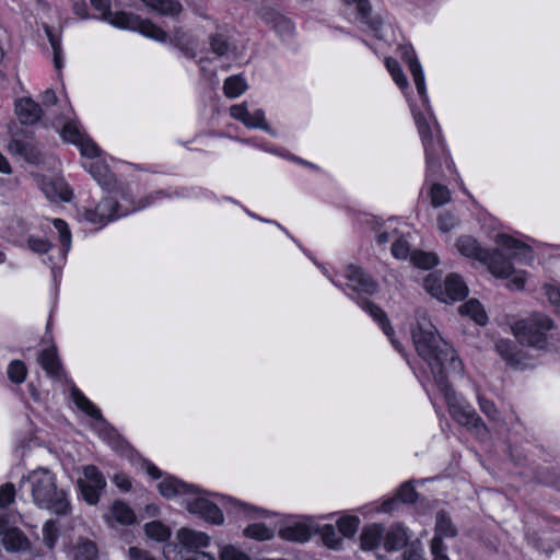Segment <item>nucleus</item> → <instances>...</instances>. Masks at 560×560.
<instances>
[{"instance_id": "1", "label": "nucleus", "mask_w": 560, "mask_h": 560, "mask_svg": "<svg viewBox=\"0 0 560 560\" xmlns=\"http://www.w3.org/2000/svg\"><path fill=\"white\" fill-rule=\"evenodd\" d=\"M497 243L501 250L489 253L470 235H460L455 242L457 252L469 259L488 264L489 271L497 278L508 279V285L521 290L525 285V272L516 270L512 261L528 264L533 260V252L526 244L506 234L498 235Z\"/></svg>"}, {"instance_id": "2", "label": "nucleus", "mask_w": 560, "mask_h": 560, "mask_svg": "<svg viewBox=\"0 0 560 560\" xmlns=\"http://www.w3.org/2000/svg\"><path fill=\"white\" fill-rule=\"evenodd\" d=\"M412 340L418 354L428 363L434 381L448 373L460 374L464 366L455 350L443 340L425 316L418 319L412 329Z\"/></svg>"}, {"instance_id": "3", "label": "nucleus", "mask_w": 560, "mask_h": 560, "mask_svg": "<svg viewBox=\"0 0 560 560\" xmlns=\"http://www.w3.org/2000/svg\"><path fill=\"white\" fill-rule=\"evenodd\" d=\"M19 490L22 497L28 493L32 502L39 509L59 515H67L70 512L66 491L57 487L56 476L47 468L39 467L23 476Z\"/></svg>"}, {"instance_id": "4", "label": "nucleus", "mask_w": 560, "mask_h": 560, "mask_svg": "<svg viewBox=\"0 0 560 560\" xmlns=\"http://www.w3.org/2000/svg\"><path fill=\"white\" fill-rule=\"evenodd\" d=\"M440 392L443 394L450 415L460 425L466 427L470 432L479 438L488 435V428L476 410L466 401V399L457 394L448 384L446 376L438 377L435 382Z\"/></svg>"}, {"instance_id": "5", "label": "nucleus", "mask_w": 560, "mask_h": 560, "mask_svg": "<svg viewBox=\"0 0 560 560\" xmlns=\"http://www.w3.org/2000/svg\"><path fill=\"white\" fill-rule=\"evenodd\" d=\"M179 545H167L164 548L166 560H215L199 549L207 547L209 537L202 532L182 528L177 533Z\"/></svg>"}, {"instance_id": "6", "label": "nucleus", "mask_w": 560, "mask_h": 560, "mask_svg": "<svg viewBox=\"0 0 560 560\" xmlns=\"http://www.w3.org/2000/svg\"><path fill=\"white\" fill-rule=\"evenodd\" d=\"M553 327L552 320L542 314H534L526 319L516 322L512 332L520 343L544 349L547 346V332Z\"/></svg>"}, {"instance_id": "7", "label": "nucleus", "mask_w": 560, "mask_h": 560, "mask_svg": "<svg viewBox=\"0 0 560 560\" xmlns=\"http://www.w3.org/2000/svg\"><path fill=\"white\" fill-rule=\"evenodd\" d=\"M103 21H106L110 25L118 28L137 31L141 35L154 39L156 42L163 43L167 38L166 33L159 26H156L154 23H152L150 20L141 19L138 15L127 13L124 11L115 13L110 11L108 14V19H103Z\"/></svg>"}, {"instance_id": "8", "label": "nucleus", "mask_w": 560, "mask_h": 560, "mask_svg": "<svg viewBox=\"0 0 560 560\" xmlns=\"http://www.w3.org/2000/svg\"><path fill=\"white\" fill-rule=\"evenodd\" d=\"M424 289L442 302L458 301L464 299L468 289L462 278L450 275L444 282L434 275H429L423 282Z\"/></svg>"}, {"instance_id": "9", "label": "nucleus", "mask_w": 560, "mask_h": 560, "mask_svg": "<svg viewBox=\"0 0 560 560\" xmlns=\"http://www.w3.org/2000/svg\"><path fill=\"white\" fill-rule=\"evenodd\" d=\"M412 114L422 138L428 168L432 170L440 163L441 156L445 153L444 144L439 132L436 135L433 133L421 113L412 110Z\"/></svg>"}, {"instance_id": "10", "label": "nucleus", "mask_w": 560, "mask_h": 560, "mask_svg": "<svg viewBox=\"0 0 560 560\" xmlns=\"http://www.w3.org/2000/svg\"><path fill=\"white\" fill-rule=\"evenodd\" d=\"M78 487L83 500L94 505L100 501L101 492L106 487V479L94 465H88L82 468V477L78 479Z\"/></svg>"}, {"instance_id": "11", "label": "nucleus", "mask_w": 560, "mask_h": 560, "mask_svg": "<svg viewBox=\"0 0 560 560\" xmlns=\"http://www.w3.org/2000/svg\"><path fill=\"white\" fill-rule=\"evenodd\" d=\"M183 504L190 513L198 514L206 521L213 524H221L223 522V515L220 509L208 499L199 495L196 487L195 494L185 498Z\"/></svg>"}, {"instance_id": "12", "label": "nucleus", "mask_w": 560, "mask_h": 560, "mask_svg": "<svg viewBox=\"0 0 560 560\" xmlns=\"http://www.w3.org/2000/svg\"><path fill=\"white\" fill-rule=\"evenodd\" d=\"M345 278L347 279V287L353 292L360 294H374L377 291L378 285L376 281H374L358 266H348L345 270Z\"/></svg>"}, {"instance_id": "13", "label": "nucleus", "mask_w": 560, "mask_h": 560, "mask_svg": "<svg viewBox=\"0 0 560 560\" xmlns=\"http://www.w3.org/2000/svg\"><path fill=\"white\" fill-rule=\"evenodd\" d=\"M129 210H119L118 202L112 197L103 198L93 211L86 213V219L92 223L105 224L114 219L124 217Z\"/></svg>"}, {"instance_id": "14", "label": "nucleus", "mask_w": 560, "mask_h": 560, "mask_svg": "<svg viewBox=\"0 0 560 560\" xmlns=\"http://www.w3.org/2000/svg\"><path fill=\"white\" fill-rule=\"evenodd\" d=\"M230 114L234 119L240 120L247 128H258L269 131V127L265 118V112L262 109H257L250 114L247 105L242 103L231 106Z\"/></svg>"}, {"instance_id": "15", "label": "nucleus", "mask_w": 560, "mask_h": 560, "mask_svg": "<svg viewBox=\"0 0 560 560\" xmlns=\"http://www.w3.org/2000/svg\"><path fill=\"white\" fill-rule=\"evenodd\" d=\"M402 58L405 62L408 65L409 71L411 72L413 82L416 84L417 91L422 98L423 104L428 102L424 73L422 67L416 56V52L412 48H404Z\"/></svg>"}, {"instance_id": "16", "label": "nucleus", "mask_w": 560, "mask_h": 560, "mask_svg": "<svg viewBox=\"0 0 560 560\" xmlns=\"http://www.w3.org/2000/svg\"><path fill=\"white\" fill-rule=\"evenodd\" d=\"M160 493L165 498H182L184 499L195 494V487L192 485L185 483L177 478L167 476L159 483Z\"/></svg>"}, {"instance_id": "17", "label": "nucleus", "mask_w": 560, "mask_h": 560, "mask_svg": "<svg viewBox=\"0 0 560 560\" xmlns=\"http://www.w3.org/2000/svg\"><path fill=\"white\" fill-rule=\"evenodd\" d=\"M457 535V528L445 512H439L435 517L434 536L431 544L436 549L439 545H444V538H453Z\"/></svg>"}, {"instance_id": "18", "label": "nucleus", "mask_w": 560, "mask_h": 560, "mask_svg": "<svg viewBox=\"0 0 560 560\" xmlns=\"http://www.w3.org/2000/svg\"><path fill=\"white\" fill-rule=\"evenodd\" d=\"M361 307L366 311L382 327L384 334L390 339L397 351L402 352L400 345L394 339V330L386 317L384 311L370 301H361Z\"/></svg>"}, {"instance_id": "19", "label": "nucleus", "mask_w": 560, "mask_h": 560, "mask_svg": "<svg viewBox=\"0 0 560 560\" xmlns=\"http://www.w3.org/2000/svg\"><path fill=\"white\" fill-rule=\"evenodd\" d=\"M0 535H2V542L9 551H23L28 548V540L25 535L18 528H5L4 524L0 523Z\"/></svg>"}, {"instance_id": "20", "label": "nucleus", "mask_w": 560, "mask_h": 560, "mask_svg": "<svg viewBox=\"0 0 560 560\" xmlns=\"http://www.w3.org/2000/svg\"><path fill=\"white\" fill-rule=\"evenodd\" d=\"M15 113L24 125H32L39 120L42 109L32 98L24 97L15 103Z\"/></svg>"}, {"instance_id": "21", "label": "nucleus", "mask_w": 560, "mask_h": 560, "mask_svg": "<svg viewBox=\"0 0 560 560\" xmlns=\"http://www.w3.org/2000/svg\"><path fill=\"white\" fill-rule=\"evenodd\" d=\"M8 150L11 154L21 156L30 163H38L40 160V153L38 149L31 141L12 139L8 145Z\"/></svg>"}, {"instance_id": "22", "label": "nucleus", "mask_w": 560, "mask_h": 560, "mask_svg": "<svg viewBox=\"0 0 560 560\" xmlns=\"http://www.w3.org/2000/svg\"><path fill=\"white\" fill-rule=\"evenodd\" d=\"M71 560H98V550L94 541L79 538L69 551Z\"/></svg>"}, {"instance_id": "23", "label": "nucleus", "mask_w": 560, "mask_h": 560, "mask_svg": "<svg viewBox=\"0 0 560 560\" xmlns=\"http://www.w3.org/2000/svg\"><path fill=\"white\" fill-rule=\"evenodd\" d=\"M408 536L406 530L399 526H393L388 529L384 528L383 546L387 550H399L406 546Z\"/></svg>"}, {"instance_id": "24", "label": "nucleus", "mask_w": 560, "mask_h": 560, "mask_svg": "<svg viewBox=\"0 0 560 560\" xmlns=\"http://www.w3.org/2000/svg\"><path fill=\"white\" fill-rule=\"evenodd\" d=\"M384 527L373 524L363 529L361 534V547L364 550H372L383 545Z\"/></svg>"}, {"instance_id": "25", "label": "nucleus", "mask_w": 560, "mask_h": 560, "mask_svg": "<svg viewBox=\"0 0 560 560\" xmlns=\"http://www.w3.org/2000/svg\"><path fill=\"white\" fill-rule=\"evenodd\" d=\"M43 191L48 199L54 201H70L72 197L71 189L62 180L44 183Z\"/></svg>"}, {"instance_id": "26", "label": "nucleus", "mask_w": 560, "mask_h": 560, "mask_svg": "<svg viewBox=\"0 0 560 560\" xmlns=\"http://www.w3.org/2000/svg\"><path fill=\"white\" fill-rule=\"evenodd\" d=\"M459 314L463 316H467L471 318L474 322H476L479 325H485L488 320L487 314L477 300H469L458 308Z\"/></svg>"}, {"instance_id": "27", "label": "nucleus", "mask_w": 560, "mask_h": 560, "mask_svg": "<svg viewBox=\"0 0 560 560\" xmlns=\"http://www.w3.org/2000/svg\"><path fill=\"white\" fill-rule=\"evenodd\" d=\"M280 537L290 541L304 542L311 537V528L304 523H296L282 528L280 530Z\"/></svg>"}, {"instance_id": "28", "label": "nucleus", "mask_w": 560, "mask_h": 560, "mask_svg": "<svg viewBox=\"0 0 560 560\" xmlns=\"http://www.w3.org/2000/svg\"><path fill=\"white\" fill-rule=\"evenodd\" d=\"M495 349L508 364L517 366L522 363L523 358L521 353L515 350V346L510 340H498Z\"/></svg>"}, {"instance_id": "29", "label": "nucleus", "mask_w": 560, "mask_h": 560, "mask_svg": "<svg viewBox=\"0 0 560 560\" xmlns=\"http://www.w3.org/2000/svg\"><path fill=\"white\" fill-rule=\"evenodd\" d=\"M147 7L162 15L174 16L180 13L182 4L176 0H141Z\"/></svg>"}, {"instance_id": "30", "label": "nucleus", "mask_w": 560, "mask_h": 560, "mask_svg": "<svg viewBox=\"0 0 560 560\" xmlns=\"http://www.w3.org/2000/svg\"><path fill=\"white\" fill-rule=\"evenodd\" d=\"M39 364L42 368L51 376H58L61 368L60 362L56 353V349L48 348L44 350L39 355Z\"/></svg>"}, {"instance_id": "31", "label": "nucleus", "mask_w": 560, "mask_h": 560, "mask_svg": "<svg viewBox=\"0 0 560 560\" xmlns=\"http://www.w3.org/2000/svg\"><path fill=\"white\" fill-rule=\"evenodd\" d=\"M346 4H355L358 14L364 24H368L372 30L377 33L381 27V21L370 19L371 7L368 0H342Z\"/></svg>"}, {"instance_id": "32", "label": "nucleus", "mask_w": 560, "mask_h": 560, "mask_svg": "<svg viewBox=\"0 0 560 560\" xmlns=\"http://www.w3.org/2000/svg\"><path fill=\"white\" fill-rule=\"evenodd\" d=\"M84 167L94 177V179L97 180L100 185H108L113 179V175L108 167L102 162L93 161L88 165H84Z\"/></svg>"}, {"instance_id": "33", "label": "nucleus", "mask_w": 560, "mask_h": 560, "mask_svg": "<svg viewBox=\"0 0 560 560\" xmlns=\"http://www.w3.org/2000/svg\"><path fill=\"white\" fill-rule=\"evenodd\" d=\"M223 90L228 97L235 98L247 90V83L242 77L232 75L225 80Z\"/></svg>"}, {"instance_id": "34", "label": "nucleus", "mask_w": 560, "mask_h": 560, "mask_svg": "<svg viewBox=\"0 0 560 560\" xmlns=\"http://www.w3.org/2000/svg\"><path fill=\"white\" fill-rule=\"evenodd\" d=\"M145 535L156 541H166L171 537V529L159 521H153L144 525Z\"/></svg>"}, {"instance_id": "35", "label": "nucleus", "mask_w": 560, "mask_h": 560, "mask_svg": "<svg viewBox=\"0 0 560 560\" xmlns=\"http://www.w3.org/2000/svg\"><path fill=\"white\" fill-rule=\"evenodd\" d=\"M71 394L73 401L78 406V408H80L82 411H84L92 418H102L101 411L78 388H73Z\"/></svg>"}, {"instance_id": "36", "label": "nucleus", "mask_w": 560, "mask_h": 560, "mask_svg": "<svg viewBox=\"0 0 560 560\" xmlns=\"http://www.w3.org/2000/svg\"><path fill=\"white\" fill-rule=\"evenodd\" d=\"M112 517L122 525L132 524L135 521L132 510L121 501L114 502L112 508Z\"/></svg>"}, {"instance_id": "37", "label": "nucleus", "mask_w": 560, "mask_h": 560, "mask_svg": "<svg viewBox=\"0 0 560 560\" xmlns=\"http://www.w3.org/2000/svg\"><path fill=\"white\" fill-rule=\"evenodd\" d=\"M86 135L84 133V131L81 129V126L77 121L67 122L63 126L62 131H61V137L63 138V140L71 142L75 145L78 143H81V141H83V138Z\"/></svg>"}, {"instance_id": "38", "label": "nucleus", "mask_w": 560, "mask_h": 560, "mask_svg": "<svg viewBox=\"0 0 560 560\" xmlns=\"http://www.w3.org/2000/svg\"><path fill=\"white\" fill-rule=\"evenodd\" d=\"M460 223L459 218L450 211H442L436 219V226L441 233H450Z\"/></svg>"}, {"instance_id": "39", "label": "nucleus", "mask_w": 560, "mask_h": 560, "mask_svg": "<svg viewBox=\"0 0 560 560\" xmlns=\"http://www.w3.org/2000/svg\"><path fill=\"white\" fill-rule=\"evenodd\" d=\"M7 374L12 383L21 384L27 375L26 365L21 360H13L8 366Z\"/></svg>"}, {"instance_id": "40", "label": "nucleus", "mask_w": 560, "mask_h": 560, "mask_svg": "<svg viewBox=\"0 0 560 560\" xmlns=\"http://www.w3.org/2000/svg\"><path fill=\"white\" fill-rule=\"evenodd\" d=\"M431 205L435 208L441 207L451 200V192L446 186L433 184L430 190Z\"/></svg>"}, {"instance_id": "41", "label": "nucleus", "mask_w": 560, "mask_h": 560, "mask_svg": "<svg viewBox=\"0 0 560 560\" xmlns=\"http://www.w3.org/2000/svg\"><path fill=\"white\" fill-rule=\"evenodd\" d=\"M411 260L415 266L422 269H430L439 262L438 256L434 253L429 252H413L411 254Z\"/></svg>"}, {"instance_id": "42", "label": "nucleus", "mask_w": 560, "mask_h": 560, "mask_svg": "<svg viewBox=\"0 0 560 560\" xmlns=\"http://www.w3.org/2000/svg\"><path fill=\"white\" fill-rule=\"evenodd\" d=\"M385 65L396 84L400 89H406L408 86V80L404 74L398 61L393 58H386Z\"/></svg>"}, {"instance_id": "43", "label": "nucleus", "mask_w": 560, "mask_h": 560, "mask_svg": "<svg viewBox=\"0 0 560 560\" xmlns=\"http://www.w3.org/2000/svg\"><path fill=\"white\" fill-rule=\"evenodd\" d=\"M244 534L257 540H268L273 537V530L259 523L249 525Z\"/></svg>"}, {"instance_id": "44", "label": "nucleus", "mask_w": 560, "mask_h": 560, "mask_svg": "<svg viewBox=\"0 0 560 560\" xmlns=\"http://www.w3.org/2000/svg\"><path fill=\"white\" fill-rule=\"evenodd\" d=\"M43 540L47 548L52 549L59 537V528L54 521H47L43 526Z\"/></svg>"}, {"instance_id": "45", "label": "nucleus", "mask_w": 560, "mask_h": 560, "mask_svg": "<svg viewBox=\"0 0 560 560\" xmlns=\"http://www.w3.org/2000/svg\"><path fill=\"white\" fill-rule=\"evenodd\" d=\"M262 18L267 22H270V21L275 22V28L281 35L284 33H291L293 31L292 22L279 14H276V13L264 14Z\"/></svg>"}, {"instance_id": "46", "label": "nucleus", "mask_w": 560, "mask_h": 560, "mask_svg": "<svg viewBox=\"0 0 560 560\" xmlns=\"http://www.w3.org/2000/svg\"><path fill=\"white\" fill-rule=\"evenodd\" d=\"M55 229L58 231L59 241L65 248V252H68L71 247V233L68 228V224L61 219H55L52 221Z\"/></svg>"}, {"instance_id": "47", "label": "nucleus", "mask_w": 560, "mask_h": 560, "mask_svg": "<svg viewBox=\"0 0 560 560\" xmlns=\"http://www.w3.org/2000/svg\"><path fill=\"white\" fill-rule=\"evenodd\" d=\"M359 523L360 521L355 516L342 517L338 521L339 532L346 537H351L355 534Z\"/></svg>"}, {"instance_id": "48", "label": "nucleus", "mask_w": 560, "mask_h": 560, "mask_svg": "<svg viewBox=\"0 0 560 560\" xmlns=\"http://www.w3.org/2000/svg\"><path fill=\"white\" fill-rule=\"evenodd\" d=\"M320 535L325 546L330 549H337L340 544V539L332 525H324L320 528Z\"/></svg>"}, {"instance_id": "49", "label": "nucleus", "mask_w": 560, "mask_h": 560, "mask_svg": "<svg viewBox=\"0 0 560 560\" xmlns=\"http://www.w3.org/2000/svg\"><path fill=\"white\" fill-rule=\"evenodd\" d=\"M211 50L218 56H224L230 49L229 42L220 34L212 35L209 39Z\"/></svg>"}, {"instance_id": "50", "label": "nucleus", "mask_w": 560, "mask_h": 560, "mask_svg": "<svg viewBox=\"0 0 560 560\" xmlns=\"http://www.w3.org/2000/svg\"><path fill=\"white\" fill-rule=\"evenodd\" d=\"M478 405L480 410L493 421L499 420V411L493 401L478 395Z\"/></svg>"}, {"instance_id": "51", "label": "nucleus", "mask_w": 560, "mask_h": 560, "mask_svg": "<svg viewBox=\"0 0 560 560\" xmlns=\"http://www.w3.org/2000/svg\"><path fill=\"white\" fill-rule=\"evenodd\" d=\"M45 33L48 37V40L51 45V48L54 50V61L55 67L57 69H60L61 67V45L60 40L52 34L51 30L49 27L45 28Z\"/></svg>"}, {"instance_id": "52", "label": "nucleus", "mask_w": 560, "mask_h": 560, "mask_svg": "<svg viewBox=\"0 0 560 560\" xmlns=\"http://www.w3.org/2000/svg\"><path fill=\"white\" fill-rule=\"evenodd\" d=\"M77 145L80 148L82 155L86 158L93 159L100 154L98 147L88 136Z\"/></svg>"}, {"instance_id": "53", "label": "nucleus", "mask_w": 560, "mask_h": 560, "mask_svg": "<svg viewBox=\"0 0 560 560\" xmlns=\"http://www.w3.org/2000/svg\"><path fill=\"white\" fill-rule=\"evenodd\" d=\"M15 497V488L13 483H4L0 487V506L11 504Z\"/></svg>"}, {"instance_id": "54", "label": "nucleus", "mask_w": 560, "mask_h": 560, "mask_svg": "<svg viewBox=\"0 0 560 560\" xmlns=\"http://www.w3.org/2000/svg\"><path fill=\"white\" fill-rule=\"evenodd\" d=\"M397 498L404 503L415 502L417 498L415 487L408 482L404 483L398 490Z\"/></svg>"}, {"instance_id": "55", "label": "nucleus", "mask_w": 560, "mask_h": 560, "mask_svg": "<svg viewBox=\"0 0 560 560\" xmlns=\"http://www.w3.org/2000/svg\"><path fill=\"white\" fill-rule=\"evenodd\" d=\"M221 560H248V557L233 546H225L220 552Z\"/></svg>"}, {"instance_id": "56", "label": "nucleus", "mask_w": 560, "mask_h": 560, "mask_svg": "<svg viewBox=\"0 0 560 560\" xmlns=\"http://www.w3.org/2000/svg\"><path fill=\"white\" fill-rule=\"evenodd\" d=\"M410 252L409 244L404 238H398L394 244L392 245V254L396 258L405 259L408 257Z\"/></svg>"}, {"instance_id": "57", "label": "nucleus", "mask_w": 560, "mask_h": 560, "mask_svg": "<svg viewBox=\"0 0 560 560\" xmlns=\"http://www.w3.org/2000/svg\"><path fill=\"white\" fill-rule=\"evenodd\" d=\"M28 246L35 253L45 254L50 249L51 244L44 238L30 237Z\"/></svg>"}, {"instance_id": "58", "label": "nucleus", "mask_w": 560, "mask_h": 560, "mask_svg": "<svg viewBox=\"0 0 560 560\" xmlns=\"http://www.w3.org/2000/svg\"><path fill=\"white\" fill-rule=\"evenodd\" d=\"M93 8L101 12V19H108L110 10V0H90Z\"/></svg>"}, {"instance_id": "59", "label": "nucleus", "mask_w": 560, "mask_h": 560, "mask_svg": "<svg viewBox=\"0 0 560 560\" xmlns=\"http://www.w3.org/2000/svg\"><path fill=\"white\" fill-rule=\"evenodd\" d=\"M129 560H155L151 555L137 547H130L128 550Z\"/></svg>"}, {"instance_id": "60", "label": "nucleus", "mask_w": 560, "mask_h": 560, "mask_svg": "<svg viewBox=\"0 0 560 560\" xmlns=\"http://www.w3.org/2000/svg\"><path fill=\"white\" fill-rule=\"evenodd\" d=\"M545 291L549 301L560 310V287L546 285Z\"/></svg>"}, {"instance_id": "61", "label": "nucleus", "mask_w": 560, "mask_h": 560, "mask_svg": "<svg viewBox=\"0 0 560 560\" xmlns=\"http://www.w3.org/2000/svg\"><path fill=\"white\" fill-rule=\"evenodd\" d=\"M114 483L121 490L128 491L131 488V481L124 474H116L113 478Z\"/></svg>"}, {"instance_id": "62", "label": "nucleus", "mask_w": 560, "mask_h": 560, "mask_svg": "<svg viewBox=\"0 0 560 560\" xmlns=\"http://www.w3.org/2000/svg\"><path fill=\"white\" fill-rule=\"evenodd\" d=\"M73 12L80 19L84 20V19L89 18L88 5H86L85 1H83V0L74 2Z\"/></svg>"}, {"instance_id": "63", "label": "nucleus", "mask_w": 560, "mask_h": 560, "mask_svg": "<svg viewBox=\"0 0 560 560\" xmlns=\"http://www.w3.org/2000/svg\"><path fill=\"white\" fill-rule=\"evenodd\" d=\"M430 548L433 556V560H450L445 553L447 549L445 545H439V547L435 549L431 544Z\"/></svg>"}, {"instance_id": "64", "label": "nucleus", "mask_w": 560, "mask_h": 560, "mask_svg": "<svg viewBox=\"0 0 560 560\" xmlns=\"http://www.w3.org/2000/svg\"><path fill=\"white\" fill-rule=\"evenodd\" d=\"M57 103V95L52 90H46L43 94V104L45 106H54Z\"/></svg>"}]
</instances>
